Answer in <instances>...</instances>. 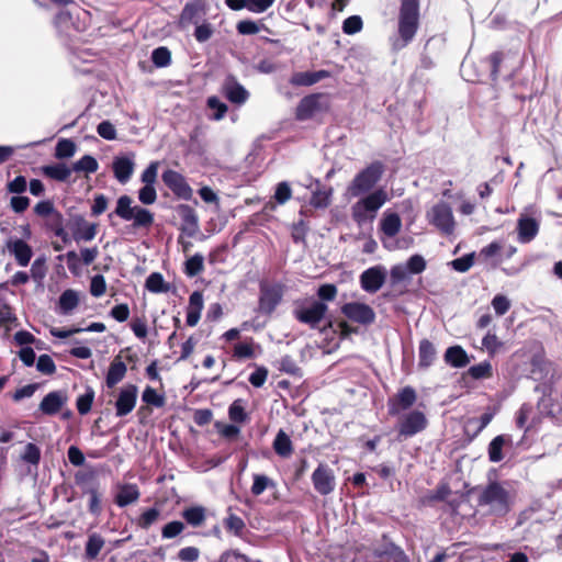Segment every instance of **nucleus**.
<instances>
[{"instance_id":"58836bf2","label":"nucleus","mask_w":562,"mask_h":562,"mask_svg":"<svg viewBox=\"0 0 562 562\" xmlns=\"http://www.w3.org/2000/svg\"><path fill=\"white\" fill-rule=\"evenodd\" d=\"M98 168L99 164L97 159L90 155H85L71 166L72 171L85 173H93Z\"/></svg>"},{"instance_id":"393cba45","label":"nucleus","mask_w":562,"mask_h":562,"mask_svg":"<svg viewBox=\"0 0 562 562\" xmlns=\"http://www.w3.org/2000/svg\"><path fill=\"white\" fill-rule=\"evenodd\" d=\"M139 491L135 484H124L116 494L115 503L120 507H125L135 503L139 498Z\"/></svg>"},{"instance_id":"2eb2a0df","label":"nucleus","mask_w":562,"mask_h":562,"mask_svg":"<svg viewBox=\"0 0 562 562\" xmlns=\"http://www.w3.org/2000/svg\"><path fill=\"white\" fill-rule=\"evenodd\" d=\"M540 223L528 214H520L517 221V239L521 244L530 243L539 233Z\"/></svg>"},{"instance_id":"9b49d317","label":"nucleus","mask_w":562,"mask_h":562,"mask_svg":"<svg viewBox=\"0 0 562 562\" xmlns=\"http://www.w3.org/2000/svg\"><path fill=\"white\" fill-rule=\"evenodd\" d=\"M138 389L134 384H127L119 392L115 401V414L117 417L128 415L136 405Z\"/></svg>"},{"instance_id":"cd10ccee","label":"nucleus","mask_w":562,"mask_h":562,"mask_svg":"<svg viewBox=\"0 0 562 562\" xmlns=\"http://www.w3.org/2000/svg\"><path fill=\"white\" fill-rule=\"evenodd\" d=\"M445 360L454 368H463L469 363L467 352L460 346H452L446 350Z\"/></svg>"},{"instance_id":"3c124183","label":"nucleus","mask_w":562,"mask_h":562,"mask_svg":"<svg viewBox=\"0 0 562 562\" xmlns=\"http://www.w3.org/2000/svg\"><path fill=\"white\" fill-rule=\"evenodd\" d=\"M106 291V282L102 274L92 277L90 282V293L94 297H101Z\"/></svg>"},{"instance_id":"13d9d810","label":"nucleus","mask_w":562,"mask_h":562,"mask_svg":"<svg viewBox=\"0 0 562 562\" xmlns=\"http://www.w3.org/2000/svg\"><path fill=\"white\" fill-rule=\"evenodd\" d=\"M97 235V225L95 224H87L83 227L79 228L75 233V239L77 241L83 240V241H90L92 240Z\"/></svg>"},{"instance_id":"052dcab7","label":"nucleus","mask_w":562,"mask_h":562,"mask_svg":"<svg viewBox=\"0 0 562 562\" xmlns=\"http://www.w3.org/2000/svg\"><path fill=\"white\" fill-rule=\"evenodd\" d=\"M292 196V190L288 182L283 181L277 186L274 199L279 204H284Z\"/></svg>"},{"instance_id":"f3484780","label":"nucleus","mask_w":562,"mask_h":562,"mask_svg":"<svg viewBox=\"0 0 562 562\" xmlns=\"http://www.w3.org/2000/svg\"><path fill=\"white\" fill-rule=\"evenodd\" d=\"M224 95L233 103L243 104L247 101L248 91L234 78L227 77L223 85Z\"/></svg>"},{"instance_id":"338daca9","label":"nucleus","mask_w":562,"mask_h":562,"mask_svg":"<svg viewBox=\"0 0 562 562\" xmlns=\"http://www.w3.org/2000/svg\"><path fill=\"white\" fill-rule=\"evenodd\" d=\"M98 134L108 140H113L116 138V130L114 125L109 121H102L97 127Z\"/></svg>"},{"instance_id":"49530a36","label":"nucleus","mask_w":562,"mask_h":562,"mask_svg":"<svg viewBox=\"0 0 562 562\" xmlns=\"http://www.w3.org/2000/svg\"><path fill=\"white\" fill-rule=\"evenodd\" d=\"M93 398L94 392L91 389L77 398V409L81 415H86L90 412Z\"/></svg>"},{"instance_id":"f8f14e48","label":"nucleus","mask_w":562,"mask_h":562,"mask_svg":"<svg viewBox=\"0 0 562 562\" xmlns=\"http://www.w3.org/2000/svg\"><path fill=\"white\" fill-rule=\"evenodd\" d=\"M164 183L179 198L189 200L192 196V189L184 177L171 169L166 170L162 176Z\"/></svg>"},{"instance_id":"4468645a","label":"nucleus","mask_w":562,"mask_h":562,"mask_svg":"<svg viewBox=\"0 0 562 562\" xmlns=\"http://www.w3.org/2000/svg\"><path fill=\"white\" fill-rule=\"evenodd\" d=\"M386 271L381 266L367 269L360 276L361 286L364 291L374 293L379 291L385 282Z\"/></svg>"},{"instance_id":"4be33fe9","label":"nucleus","mask_w":562,"mask_h":562,"mask_svg":"<svg viewBox=\"0 0 562 562\" xmlns=\"http://www.w3.org/2000/svg\"><path fill=\"white\" fill-rule=\"evenodd\" d=\"M512 437L509 435H498L488 445L487 453L491 462L497 463L504 459L503 448L512 446Z\"/></svg>"},{"instance_id":"79ce46f5","label":"nucleus","mask_w":562,"mask_h":562,"mask_svg":"<svg viewBox=\"0 0 562 562\" xmlns=\"http://www.w3.org/2000/svg\"><path fill=\"white\" fill-rule=\"evenodd\" d=\"M76 153V145L71 139H60L55 148V157L58 159L70 158Z\"/></svg>"},{"instance_id":"bb28decb","label":"nucleus","mask_w":562,"mask_h":562,"mask_svg":"<svg viewBox=\"0 0 562 562\" xmlns=\"http://www.w3.org/2000/svg\"><path fill=\"white\" fill-rule=\"evenodd\" d=\"M127 368L126 364L121 360H114L108 370L105 382L108 387H114L119 382H121L125 374Z\"/></svg>"},{"instance_id":"8fccbe9b","label":"nucleus","mask_w":562,"mask_h":562,"mask_svg":"<svg viewBox=\"0 0 562 562\" xmlns=\"http://www.w3.org/2000/svg\"><path fill=\"white\" fill-rule=\"evenodd\" d=\"M27 189V181L24 176H16L7 183V191L11 194H22Z\"/></svg>"},{"instance_id":"b1692460","label":"nucleus","mask_w":562,"mask_h":562,"mask_svg":"<svg viewBox=\"0 0 562 562\" xmlns=\"http://www.w3.org/2000/svg\"><path fill=\"white\" fill-rule=\"evenodd\" d=\"M203 11V3L201 1L189 2L184 5L181 11L179 22L181 25H188L191 23L198 24L200 13Z\"/></svg>"},{"instance_id":"412c9836","label":"nucleus","mask_w":562,"mask_h":562,"mask_svg":"<svg viewBox=\"0 0 562 562\" xmlns=\"http://www.w3.org/2000/svg\"><path fill=\"white\" fill-rule=\"evenodd\" d=\"M67 397L59 391L49 392L40 404V409L46 415H54L60 411Z\"/></svg>"},{"instance_id":"473e14b6","label":"nucleus","mask_w":562,"mask_h":562,"mask_svg":"<svg viewBox=\"0 0 562 562\" xmlns=\"http://www.w3.org/2000/svg\"><path fill=\"white\" fill-rule=\"evenodd\" d=\"M79 297L76 291L74 290H66L61 293L59 296V308L61 314H69L71 313L78 305Z\"/></svg>"},{"instance_id":"1a4fd4ad","label":"nucleus","mask_w":562,"mask_h":562,"mask_svg":"<svg viewBox=\"0 0 562 562\" xmlns=\"http://www.w3.org/2000/svg\"><path fill=\"white\" fill-rule=\"evenodd\" d=\"M341 313L352 322L369 325L375 319L374 311L364 303L351 302L341 307Z\"/></svg>"},{"instance_id":"09e8293b","label":"nucleus","mask_w":562,"mask_h":562,"mask_svg":"<svg viewBox=\"0 0 562 562\" xmlns=\"http://www.w3.org/2000/svg\"><path fill=\"white\" fill-rule=\"evenodd\" d=\"M21 458L27 463L37 465L41 459V450L36 445L27 443Z\"/></svg>"},{"instance_id":"9d476101","label":"nucleus","mask_w":562,"mask_h":562,"mask_svg":"<svg viewBox=\"0 0 562 562\" xmlns=\"http://www.w3.org/2000/svg\"><path fill=\"white\" fill-rule=\"evenodd\" d=\"M312 482L314 488L321 495L330 494L336 486V480L333 470L327 465L321 463L312 474Z\"/></svg>"},{"instance_id":"f704fd0d","label":"nucleus","mask_w":562,"mask_h":562,"mask_svg":"<svg viewBox=\"0 0 562 562\" xmlns=\"http://www.w3.org/2000/svg\"><path fill=\"white\" fill-rule=\"evenodd\" d=\"M182 517L189 525L193 527L201 526L205 520V508L202 506H192L186 508L182 512Z\"/></svg>"},{"instance_id":"7c9ffc66","label":"nucleus","mask_w":562,"mask_h":562,"mask_svg":"<svg viewBox=\"0 0 562 562\" xmlns=\"http://www.w3.org/2000/svg\"><path fill=\"white\" fill-rule=\"evenodd\" d=\"M316 189L313 191L311 198V204L317 209H325L330 203L331 189H326L319 186V182L315 181Z\"/></svg>"},{"instance_id":"e433bc0d","label":"nucleus","mask_w":562,"mask_h":562,"mask_svg":"<svg viewBox=\"0 0 562 562\" xmlns=\"http://www.w3.org/2000/svg\"><path fill=\"white\" fill-rule=\"evenodd\" d=\"M273 449L281 457H289L291 454L292 442L290 437L283 430H280L277 434L273 441Z\"/></svg>"},{"instance_id":"a211bd4d","label":"nucleus","mask_w":562,"mask_h":562,"mask_svg":"<svg viewBox=\"0 0 562 562\" xmlns=\"http://www.w3.org/2000/svg\"><path fill=\"white\" fill-rule=\"evenodd\" d=\"M7 248L14 256L16 262L21 267H26L32 258V248L22 239H10Z\"/></svg>"},{"instance_id":"f03ea898","label":"nucleus","mask_w":562,"mask_h":562,"mask_svg":"<svg viewBox=\"0 0 562 562\" xmlns=\"http://www.w3.org/2000/svg\"><path fill=\"white\" fill-rule=\"evenodd\" d=\"M419 20V0H402L398 16L400 40L394 43L395 49L405 47L415 36Z\"/></svg>"},{"instance_id":"c9c22d12","label":"nucleus","mask_w":562,"mask_h":562,"mask_svg":"<svg viewBox=\"0 0 562 562\" xmlns=\"http://www.w3.org/2000/svg\"><path fill=\"white\" fill-rule=\"evenodd\" d=\"M132 202L128 195L120 196L114 213L124 221H132V214L136 209V206H132Z\"/></svg>"},{"instance_id":"a878e982","label":"nucleus","mask_w":562,"mask_h":562,"mask_svg":"<svg viewBox=\"0 0 562 562\" xmlns=\"http://www.w3.org/2000/svg\"><path fill=\"white\" fill-rule=\"evenodd\" d=\"M318 109V97L317 95H308L303 98L297 108H296V117L301 121L307 120L313 116V114Z\"/></svg>"},{"instance_id":"0e129e2a","label":"nucleus","mask_w":562,"mask_h":562,"mask_svg":"<svg viewBox=\"0 0 562 562\" xmlns=\"http://www.w3.org/2000/svg\"><path fill=\"white\" fill-rule=\"evenodd\" d=\"M31 200L27 196L15 194L10 200V207L15 213H23L30 206Z\"/></svg>"},{"instance_id":"a18cd8bd","label":"nucleus","mask_w":562,"mask_h":562,"mask_svg":"<svg viewBox=\"0 0 562 562\" xmlns=\"http://www.w3.org/2000/svg\"><path fill=\"white\" fill-rule=\"evenodd\" d=\"M469 373L473 379H486L492 375V364L487 361L472 366Z\"/></svg>"},{"instance_id":"e2e57ef3","label":"nucleus","mask_w":562,"mask_h":562,"mask_svg":"<svg viewBox=\"0 0 562 562\" xmlns=\"http://www.w3.org/2000/svg\"><path fill=\"white\" fill-rule=\"evenodd\" d=\"M138 199L143 204H153L155 203L157 199L156 189L151 184H145L139 191H138Z\"/></svg>"},{"instance_id":"39448f33","label":"nucleus","mask_w":562,"mask_h":562,"mask_svg":"<svg viewBox=\"0 0 562 562\" xmlns=\"http://www.w3.org/2000/svg\"><path fill=\"white\" fill-rule=\"evenodd\" d=\"M426 218L435 226L441 234L451 235L456 229V221L452 209L449 203L439 201L434 204L427 212Z\"/></svg>"},{"instance_id":"0eeeda50","label":"nucleus","mask_w":562,"mask_h":562,"mask_svg":"<svg viewBox=\"0 0 562 562\" xmlns=\"http://www.w3.org/2000/svg\"><path fill=\"white\" fill-rule=\"evenodd\" d=\"M328 307L324 302L313 301L308 306H300L294 310V316L301 323L316 328L324 318Z\"/></svg>"},{"instance_id":"bf43d9fd","label":"nucleus","mask_w":562,"mask_h":562,"mask_svg":"<svg viewBox=\"0 0 562 562\" xmlns=\"http://www.w3.org/2000/svg\"><path fill=\"white\" fill-rule=\"evenodd\" d=\"M492 306L498 316L506 314L510 307V301L502 294H497L492 300Z\"/></svg>"},{"instance_id":"ddd939ff","label":"nucleus","mask_w":562,"mask_h":562,"mask_svg":"<svg viewBox=\"0 0 562 562\" xmlns=\"http://www.w3.org/2000/svg\"><path fill=\"white\" fill-rule=\"evenodd\" d=\"M135 169V154L128 153L126 155L116 156L112 162V170L115 179L125 184L130 181Z\"/></svg>"},{"instance_id":"c03bdc74","label":"nucleus","mask_w":562,"mask_h":562,"mask_svg":"<svg viewBox=\"0 0 562 562\" xmlns=\"http://www.w3.org/2000/svg\"><path fill=\"white\" fill-rule=\"evenodd\" d=\"M142 400L149 405L155 407H161L165 404V398L162 395L158 394L157 391L150 386H147L142 395Z\"/></svg>"},{"instance_id":"ea45409f","label":"nucleus","mask_w":562,"mask_h":562,"mask_svg":"<svg viewBox=\"0 0 562 562\" xmlns=\"http://www.w3.org/2000/svg\"><path fill=\"white\" fill-rule=\"evenodd\" d=\"M254 483L251 485V493L255 496L261 495L267 488H272L276 483L263 474H254Z\"/></svg>"},{"instance_id":"6e6d98bb","label":"nucleus","mask_w":562,"mask_h":562,"mask_svg":"<svg viewBox=\"0 0 562 562\" xmlns=\"http://www.w3.org/2000/svg\"><path fill=\"white\" fill-rule=\"evenodd\" d=\"M228 415H229L231 420H233L235 423L245 422L247 415L245 413V409L241 405L240 400H236L231 404V406L228 408Z\"/></svg>"},{"instance_id":"4c0bfd02","label":"nucleus","mask_w":562,"mask_h":562,"mask_svg":"<svg viewBox=\"0 0 562 562\" xmlns=\"http://www.w3.org/2000/svg\"><path fill=\"white\" fill-rule=\"evenodd\" d=\"M133 226L138 227H149L154 222V215L150 211L143 209L140 206H136L135 211L132 214Z\"/></svg>"},{"instance_id":"dca6fc26","label":"nucleus","mask_w":562,"mask_h":562,"mask_svg":"<svg viewBox=\"0 0 562 562\" xmlns=\"http://www.w3.org/2000/svg\"><path fill=\"white\" fill-rule=\"evenodd\" d=\"M178 214L182 221L181 231L187 236L193 237L199 231V218L195 211L187 204H181L178 207Z\"/></svg>"},{"instance_id":"c85d7f7f","label":"nucleus","mask_w":562,"mask_h":562,"mask_svg":"<svg viewBox=\"0 0 562 562\" xmlns=\"http://www.w3.org/2000/svg\"><path fill=\"white\" fill-rule=\"evenodd\" d=\"M43 173L56 181H67L72 173L71 167L66 164H54L43 167Z\"/></svg>"},{"instance_id":"aec40b11","label":"nucleus","mask_w":562,"mask_h":562,"mask_svg":"<svg viewBox=\"0 0 562 562\" xmlns=\"http://www.w3.org/2000/svg\"><path fill=\"white\" fill-rule=\"evenodd\" d=\"M203 306V294L199 291H194L189 297V305L187 308V324L189 326L193 327L199 323Z\"/></svg>"},{"instance_id":"7ed1b4c3","label":"nucleus","mask_w":562,"mask_h":562,"mask_svg":"<svg viewBox=\"0 0 562 562\" xmlns=\"http://www.w3.org/2000/svg\"><path fill=\"white\" fill-rule=\"evenodd\" d=\"M479 503L488 506L496 515H505L510 509L513 497L502 484L493 482L483 490Z\"/></svg>"},{"instance_id":"864d4df0","label":"nucleus","mask_w":562,"mask_h":562,"mask_svg":"<svg viewBox=\"0 0 562 562\" xmlns=\"http://www.w3.org/2000/svg\"><path fill=\"white\" fill-rule=\"evenodd\" d=\"M184 529V524L178 520L170 521L164 526L161 536L165 539H172L179 536Z\"/></svg>"},{"instance_id":"f257e3e1","label":"nucleus","mask_w":562,"mask_h":562,"mask_svg":"<svg viewBox=\"0 0 562 562\" xmlns=\"http://www.w3.org/2000/svg\"><path fill=\"white\" fill-rule=\"evenodd\" d=\"M387 201L389 194L382 188L366 194L364 196L360 198L356 203L352 204V220L358 224V226L371 224L375 220L379 210Z\"/></svg>"},{"instance_id":"603ef678","label":"nucleus","mask_w":562,"mask_h":562,"mask_svg":"<svg viewBox=\"0 0 562 562\" xmlns=\"http://www.w3.org/2000/svg\"><path fill=\"white\" fill-rule=\"evenodd\" d=\"M160 512L157 508H149L145 510L138 519V526L143 529H148L154 522L158 520Z\"/></svg>"},{"instance_id":"de8ad7c7","label":"nucleus","mask_w":562,"mask_h":562,"mask_svg":"<svg viewBox=\"0 0 562 562\" xmlns=\"http://www.w3.org/2000/svg\"><path fill=\"white\" fill-rule=\"evenodd\" d=\"M86 493L89 494L90 513L94 516H99L101 513V494L97 487H90Z\"/></svg>"},{"instance_id":"5701e85b","label":"nucleus","mask_w":562,"mask_h":562,"mask_svg":"<svg viewBox=\"0 0 562 562\" xmlns=\"http://www.w3.org/2000/svg\"><path fill=\"white\" fill-rule=\"evenodd\" d=\"M382 233L387 238L395 237L402 227V221L398 214L392 212H385L380 223Z\"/></svg>"},{"instance_id":"6ab92c4d","label":"nucleus","mask_w":562,"mask_h":562,"mask_svg":"<svg viewBox=\"0 0 562 562\" xmlns=\"http://www.w3.org/2000/svg\"><path fill=\"white\" fill-rule=\"evenodd\" d=\"M282 294L277 288H262L259 297V310L265 314L272 313L280 303Z\"/></svg>"},{"instance_id":"4d7b16f0","label":"nucleus","mask_w":562,"mask_h":562,"mask_svg":"<svg viewBox=\"0 0 562 562\" xmlns=\"http://www.w3.org/2000/svg\"><path fill=\"white\" fill-rule=\"evenodd\" d=\"M36 369L43 374H53L56 366L48 355H42L37 359Z\"/></svg>"},{"instance_id":"a19ab883","label":"nucleus","mask_w":562,"mask_h":562,"mask_svg":"<svg viewBox=\"0 0 562 562\" xmlns=\"http://www.w3.org/2000/svg\"><path fill=\"white\" fill-rule=\"evenodd\" d=\"M204 269V257L195 254L186 261L184 272L189 277H195Z\"/></svg>"},{"instance_id":"c756f323","label":"nucleus","mask_w":562,"mask_h":562,"mask_svg":"<svg viewBox=\"0 0 562 562\" xmlns=\"http://www.w3.org/2000/svg\"><path fill=\"white\" fill-rule=\"evenodd\" d=\"M418 353L419 367L428 368L434 363L437 351L432 342L428 339H423L419 342Z\"/></svg>"},{"instance_id":"72a5a7b5","label":"nucleus","mask_w":562,"mask_h":562,"mask_svg":"<svg viewBox=\"0 0 562 562\" xmlns=\"http://www.w3.org/2000/svg\"><path fill=\"white\" fill-rule=\"evenodd\" d=\"M104 543V539L99 533H91L86 543V557L89 560H94L103 549Z\"/></svg>"},{"instance_id":"423d86ee","label":"nucleus","mask_w":562,"mask_h":562,"mask_svg":"<svg viewBox=\"0 0 562 562\" xmlns=\"http://www.w3.org/2000/svg\"><path fill=\"white\" fill-rule=\"evenodd\" d=\"M397 431L400 438H411L426 429L428 419L424 412L413 409L398 415Z\"/></svg>"},{"instance_id":"680f3d73","label":"nucleus","mask_w":562,"mask_h":562,"mask_svg":"<svg viewBox=\"0 0 562 562\" xmlns=\"http://www.w3.org/2000/svg\"><path fill=\"white\" fill-rule=\"evenodd\" d=\"M207 105L210 109L215 110L216 112L213 114V119L218 121L224 117L227 112V105L223 103L218 98L211 97L207 100Z\"/></svg>"},{"instance_id":"2f4dec72","label":"nucleus","mask_w":562,"mask_h":562,"mask_svg":"<svg viewBox=\"0 0 562 562\" xmlns=\"http://www.w3.org/2000/svg\"><path fill=\"white\" fill-rule=\"evenodd\" d=\"M326 76L327 72L324 70L315 72H299L293 75L291 82L295 86H312Z\"/></svg>"},{"instance_id":"37998d69","label":"nucleus","mask_w":562,"mask_h":562,"mask_svg":"<svg viewBox=\"0 0 562 562\" xmlns=\"http://www.w3.org/2000/svg\"><path fill=\"white\" fill-rule=\"evenodd\" d=\"M151 60L157 67H166L171 61V54L167 47H158L153 50Z\"/></svg>"},{"instance_id":"69168bd1","label":"nucleus","mask_w":562,"mask_h":562,"mask_svg":"<svg viewBox=\"0 0 562 562\" xmlns=\"http://www.w3.org/2000/svg\"><path fill=\"white\" fill-rule=\"evenodd\" d=\"M224 526L228 531L234 532L235 535H239L245 528L243 519L232 514L225 519Z\"/></svg>"},{"instance_id":"5fc2aeb1","label":"nucleus","mask_w":562,"mask_h":562,"mask_svg":"<svg viewBox=\"0 0 562 562\" xmlns=\"http://www.w3.org/2000/svg\"><path fill=\"white\" fill-rule=\"evenodd\" d=\"M362 29V20L359 15H351L342 23V31L345 34H356Z\"/></svg>"},{"instance_id":"774afa93","label":"nucleus","mask_w":562,"mask_h":562,"mask_svg":"<svg viewBox=\"0 0 562 562\" xmlns=\"http://www.w3.org/2000/svg\"><path fill=\"white\" fill-rule=\"evenodd\" d=\"M213 35V27L210 23H202L196 25L194 31V37L198 42L204 43L209 41Z\"/></svg>"},{"instance_id":"6e6552de","label":"nucleus","mask_w":562,"mask_h":562,"mask_svg":"<svg viewBox=\"0 0 562 562\" xmlns=\"http://www.w3.org/2000/svg\"><path fill=\"white\" fill-rule=\"evenodd\" d=\"M417 401L416 391L412 386L401 389L389 401V413L392 416H397L409 409Z\"/></svg>"},{"instance_id":"20e7f679","label":"nucleus","mask_w":562,"mask_h":562,"mask_svg":"<svg viewBox=\"0 0 562 562\" xmlns=\"http://www.w3.org/2000/svg\"><path fill=\"white\" fill-rule=\"evenodd\" d=\"M384 168L380 161H374L356 175L347 188V193L358 198L368 193L381 179Z\"/></svg>"}]
</instances>
